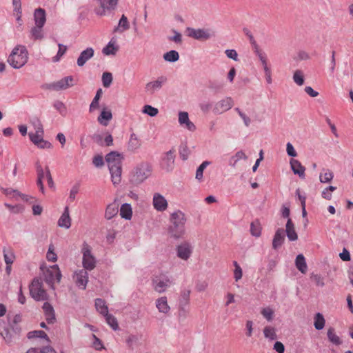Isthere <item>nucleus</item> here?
<instances>
[{
    "instance_id": "1",
    "label": "nucleus",
    "mask_w": 353,
    "mask_h": 353,
    "mask_svg": "<svg viewBox=\"0 0 353 353\" xmlns=\"http://www.w3.org/2000/svg\"><path fill=\"white\" fill-rule=\"evenodd\" d=\"M169 221L168 232L170 236L175 239L183 238L185 234V214L180 210H175L170 214Z\"/></svg>"
},
{
    "instance_id": "2",
    "label": "nucleus",
    "mask_w": 353,
    "mask_h": 353,
    "mask_svg": "<svg viewBox=\"0 0 353 353\" xmlns=\"http://www.w3.org/2000/svg\"><path fill=\"white\" fill-rule=\"evenodd\" d=\"M28 59V53L26 48L19 45L12 50L8 58V62L12 68L19 69L27 63Z\"/></svg>"
},
{
    "instance_id": "3",
    "label": "nucleus",
    "mask_w": 353,
    "mask_h": 353,
    "mask_svg": "<svg viewBox=\"0 0 353 353\" xmlns=\"http://www.w3.org/2000/svg\"><path fill=\"white\" fill-rule=\"evenodd\" d=\"M32 124L34 127L35 132L29 133L31 141L39 148H50L52 147L51 143L43 139V129L41 121L39 119H36L32 121Z\"/></svg>"
},
{
    "instance_id": "4",
    "label": "nucleus",
    "mask_w": 353,
    "mask_h": 353,
    "mask_svg": "<svg viewBox=\"0 0 353 353\" xmlns=\"http://www.w3.org/2000/svg\"><path fill=\"white\" fill-rule=\"evenodd\" d=\"M119 0H97L94 13L99 17H104L114 12L118 8Z\"/></svg>"
},
{
    "instance_id": "5",
    "label": "nucleus",
    "mask_w": 353,
    "mask_h": 353,
    "mask_svg": "<svg viewBox=\"0 0 353 353\" xmlns=\"http://www.w3.org/2000/svg\"><path fill=\"white\" fill-rule=\"evenodd\" d=\"M174 284L172 279L165 274H159L153 277L152 285L153 289L159 292L163 293Z\"/></svg>"
},
{
    "instance_id": "6",
    "label": "nucleus",
    "mask_w": 353,
    "mask_h": 353,
    "mask_svg": "<svg viewBox=\"0 0 353 353\" xmlns=\"http://www.w3.org/2000/svg\"><path fill=\"white\" fill-rule=\"evenodd\" d=\"M83 254L82 264L84 270L91 271L96 267V259L91 252L90 246L84 243L81 249Z\"/></svg>"
},
{
    "instance_id": "7",
    "label": "nucleus",
    "mask_w": 353,
    "mask_h": 353,
    "mask_svg": "<svg viewBox=\"0 0 353 353\" xmlns=\"http://www.w3.org/2000/svg\"><path fill=\"white\" fill-rule=\"evenodd\" d=\"M30 294L36 301H44L48 299V294L43 288L42 282L39 279H34L30 287Z\"/></svg>"
},
{
    "instance_id": "8",
    "label": "nucleus",
    "mask_w": 353,
    "mask_h": 353,
    "mask_svg": "<svg viewBox=\"0 0 353 353\" xmlns=\"http://www.w3.org/2000/svg\"><path fill=\"white\" fill-rule=\"evenodd\" d=\"M186 34L189 37L199 41H206L213 36V32L210 29L188 28Z\"/></svg>"
},
{
    "instance_id": "9",
    "label": "nucleus",
    "mask_w": 353,
    "mask_h": 353,
    "mask_svg": "<svg viewBox=\"0 0 353 353\" xmlns=\"http://www.w3.org/2000/svg\"><path fill=\"white\" fill-rule=\"evenodd\" d=\"M61 279V274L57 265H54L44 272L45 281L54 288L55 282L59 283Z\"/></svg>"
},
{
    "instance_id": "10",
    "label": "nucleus",
    "mask_w": 353,
    "mask_h": 353,
    "mask_svg": "<svg viewBox=\"0 0 353 353\" xmlns=\"http://www.w3.org/2000/svg\"><path fill=\"white\" fill-rule=\"evenodd\" d=\"M192 252L193 245L188 241H183L176 247V256L183 261H188Z\"/></svg>"
},
{
    "instance_id": "11",
    "label": "nucleus",
    "mask_w": 353,
    "mask_h": 353,
    "mask_svg": "<svg viewBox=\"0 0 353 353\" xmlns=\"http://www.w3.org/2000/svg\"><path fill=\"white\" fill-rule=\"evenodd\" d=\"M255 53L262 64L267 83L271 84L272 83V70L268 66L266 54L257 47L255 49Z\"/></svg>"
},
{
    "instance_id": "12",
    "label": "nucleus",
    "mask_w": 353,
    "mask_h": 353,
    "mask_svg": "<svg viewBox=\"0 0 353 353\" xmlns=\"http://www.w3.org/2000/svg\"><path fill=\"white\" fill-rule=\"evenodd\" d=\"M74 85V78L72 76H68L61 79L52 82L48 85V88L54 91L66 90Z\"/></svg>"
},
{
    "instance_id": "13",
    "label": "nucleus",
    "mask_w": 353,
    "mask_h": 353,
    "mask_svg": "<svg viewBox=\"0 0 353 353\" xmlns=\"http://www.w3.org/2000/svg\"><path fill=\"white\" fill-rule=\"evenodd\" d=\"M233 105V99L231 97H225L214 105L212 112L215 114H220L230 110Z\"/></svg>"
},
{
    "instance_id": "14",
    "label": "nucleus",
    "mask_w": 353,
    "mask_h": 353,
    "mask_svg": "<svg viewBox=\"0 0 353 353\" xmlns=\"http://www.w3.org/2000/svg\"><path fill=\"white\" fill-rule=\"evenodd\" d=\"M176 150L172 148L165 152L161 157V167L165 170H170L174 168Z\"/></svg>"
},
{
    "instance_id": "15",
    "label": "nucleus",
    "mask_w": 353,
    "mask_h": 353,
    "mask_svg": "<svg viewBox=\"0 0 353 353\" xmlns=\"http://www.w3.org/2000/svg\"><path fill=\"white\" fill-rule=\"evenodd\" d=\"M73 279L79 288L85 290L88 282V271L84 269L76 271L74 274Z\"/></svg>"
},
{
    "instance_id": "16",
    "label": "nucleus",
    "mask_w": 353,
    "mask_h": 353,
    "mask_svg": "<svg viewBox=\"0 0 353 353\" xmlns=\"http://www.w3.org/2000/svg\"><path fill=\"white\" fill-rule=\"evenodd\" d=\"M167 78L163 76L158 77L156 80L150 81L145 85V91L150 94H154L160 90L166 82Z\"/></svg>"
},
{
    "instance_id": "17",
    "label": "nucleus",
    "mask_w": 353,
    "mask_h": 353,
    "mask_svg": "<svg viewBox=\"0 0 353 353\" xmlns=\"http://www.w3.org/2000/svg\"><path fill=\"white\" fill-rule=\"evenodd\" d=\"M152 174V166L149 163L143 162L139 164L134 169L135 176H149Z\"/></svg>"
},
{
    "instance_id": "18",
    "label": "nucleus",
    "mask_w": 353,
    "mask_h": 353,
    "mask_svg": "<svg viewBox=\"0 0 353 353\" xmlns=\"http://www.w3.org/2000/svg\"><path fill=\"white\" fill-rule=\"evenodd\" d=\"M153 205L157 211L163 212L167 209L168 202L161 194L156 193L153 196Z\"/></svg>"
},
{
    "instance_id": "19",
    "label": "nucleus",
    "mask_w": 353,
    "mask_h": 353,
    "mask_svg": "<svg viewBox=\"0 0 353 353\" xmlns=\"http://www.w3.org/2000/svg\"><path fill=\"white\" fill-rule=\"evenodd\" d=\"M285 241V231L283 228H278L272 240V248L278 250L281 247Z\"/></svg>"
},
{
    "instance_id": "20",
    "label": "nucleus",
    "mask_w": 353,
    "mask_h": 353,
    "mask_svg": "<svg viewBox=\"0 0 353 353\" xmlns=\"http://www.w3.org/2000/svg\"><path fill=\"white\" fill-rule=\"evenodd\" d=\"M179 122L180 125H184L190 131L193 132L196 129L194 124L189 119L188 114L186 112L179 113Z\"/></svg>"
},
{
    "instance_id": "21",
    "label": "nucleus",
    "mask_w": 353,
    "mask_h": 353,
    "mask_svg": "<svg viewBox=\"0 0 353 353\" xmlns=\"http://www.w3.org/2000/svg\"><path fill=\"white\" fill-rule=\"evenodd\" d=\"M58 225L61 228L68 229L71 226V219L69 214V208L66 206L64 211L58 220Z\"/></svg>"
},
{
    "instance_id": "22",
    "label": "nucleus",
    "mask_w": 353,
    "mask_h": 353,
    "mask_svg": "<svg viewBox=\"0 0 353 353\" xmlns=\"http://www.w3.org/2000/svg\"><path fill=\"white\" fill-rule=\"evenodd\" d=\"M43 310L45 313L46 320L49 324H52L55 322V314L54 310L48 302H46L43 303Z\"/></svg>"
},
{
    "instance_id": "23",
    "label": "nucleus",
    "mask_w": 353,
    "mask_h": 353,
    "mask_svg": "<svg viewBox=\"0 0 353 353\" xmlns=\"http://www.w3.org/2000/svg\"><path fill=\"white\" fill-rule=\"evenodd\" d=\"M285 233L289 241H294L298 239V234L295 230L294 224L291 219H288L286 223Z\"/></svg>"
},
{
    "instance_id": "24",
    "label": "nucleus",
    "mask_w": 353,
    "mask_h": 353,
    "mask_svg": "<svg viewBox=\"0 0 353 353\" xmlns=\"http://www.w3.org/2000/svg\"><path fill=\"white\" fill-rule=\"evenodd\" d=\"M94 56V50L92 48H88L82 51L77 59V63L81 67Z\"/></svg>"
},
{
    "instance_id": "25",
    "label": "nucleus",
    "mask_w": 353,
    "mask_h": 353,
    "mask_svg": "<svg viewBox=\"0 0 353 353\" xmlns=\"http://www.w3.org/2000/svg\"><path fill=\"white\" fill-rule=\"evenodd\" d=\"M119 205L116 201L108 205L105 211V218L110 220L116 216L119 212Z\"/></svg>"
},
{
    "instance_id": "26",
    "label": "nucleus",
    "mask_w": 353,
    "mask_h": 353,
    "mask_svg": "<svg viewBox=\"0 0 353 353\" xmlns=\"http://www.w3.org/2000/svg\"><path fill=\"white\" fill-rule=\"evenodd\" d=\"M112 119V114L110 110H108L106 108H103L101 112V114L97 118L98 122L103 125L107 126L108 125L109 121Z\"/></svg>"
},
{
    "instance_id": "27",
    "label": "nucleus",
    "mask_w": 353,
    "mask_h": 353,
    "mask_svg": "<svg viewBox=\"0 0 353 353\" xmlns=\"http://www.w3.org/2000/svg\"><path fill=\"white\" fill-rule=\"evenodd\" d=\"M156 307L159 312L163 314H168L170 310L166 296H161L157 299L156 300Z\"/></svg>"
},
{
    "instance_id": "28",
    "label": "nucleus",
    "mask_w": 353,
    "mask_h": 353,
    "mask_svg": "<svg viewBox=\"0 0 353 353\" xmlns=\"http://www.w3.org/2000/svg\"><path fill=\"white\" fill-rule=\"evenodd\" d=\"M35 24L38 27H43L46 23V12L42 8L36 9L34 11Z\"/></svg>"
},
{
    "instance_id": "29",
    "label": "nucleus",
    "mask_w": 353,
    "mask_h": 353,
    "mask_svg": "<svg viewBox=\"0 0 353 353\" xmlns=\"http://www.w3.org/2000/svg\"><path fill=\"white\" fill-rule=\"evenodd\" d=\"M141 141L134 133L130 134V137L128 143V148L130 151H136L140 148Z\"/></svg>"
},
{
    "instance_id": "30",
    "label": "nucleus",
    "mask_w": 353,
    "mask_h": 353,
    "mask_svg": "<svg viewBox=\"0 0 353 353\" xmlns=\"http://www.w3.org/2000/svg\"><path fill=\"white\" fill-rule=\"evenodd\" d=\"M290 166L294 174L299 176H303L305 174V168L302 165L300 161L296 159L290 160Z\"/></svg>"
},
{
    "instance_id": "31",
    "label": "nucleus",
    "mask_w": 353,
    "mask_h": 353,
    "mask_svg": "<svg viewBox=\"0 0 353 353\" xmlns=\"http://www.w3.org/2000/svg\"><path fill=\"white\" fill-rule=\"evenodd\" d=\"M190 290H184L181 291L179 299V308L185 310V307L188 305L190 302Z\"/></svg>"
},
{
    "instance_id": "32",
    "label": "nucleus",
    "mask_w": 353,
    "mask_h": 353,
    "mask_svg": "<svg viewBox=\"0 0 353 353\" xmlns=\"http://www.w3.org/2000/svg\"><path fill=\"white\" fill-rule=\"evenodd\" d=\"M295 265L296 268L303 274L306 273L307 270V265L305 261V259L302 254L297 255L295 260Z\"/></svg>"
},
{
    "instance_id": "33",
    "label": "nucleus",
    "mask_w": 353,
    "mask_h": 353,
    "mask_svg": "<svg viewBox=\"0 0 353 353\" xmlns=\"http://www.w3.org/2000/svg\"><path fill=\"white\" fill-rule=\"evenodd\" d=\"M130 28V23L128 18L123 14L119 19V24L114 30V32H118L122 33Z\"/></svg>"
},
{
    "instance_id": "34",
    "label": "nucleus",
    "mask_w": 353,
    "mask_h": 353,
    "mask_svg": "<svg viewBox=\"0 0 353 353\" xmlns=\"http://www.w3.org/2000/svg\"><path fill=\"white\" fill-rule=\"evenodd\" d=\"M119 50V46L116 45V41L112 39L103 48V53L105 55H114Z\"/></svg>"
},
{
    "instance_id": "35",
    "label": "nucleus",
    "mask_w": 353,
    "mask_h": 353,
    "mask_svg": "<svg viewBox=\"0 0 353 353\" xmlns=\"http://www.w3.org/2000/svg\"><path fill=\"white\" fill-rule=\"evenodd\" d=\"M120 215L122 218L130 220L132 215L131 205L128 203H123L120 208Z\"/></svg>"
},
{
    "instance_id": "36",
    "label": "nucleus",
    "mask_w": 353,
    "mask_h": 353,
    "mask_svg": "<svg viewBox=\"0 0 353 353\" xmlns=\"http://www.w3.org/2000/svg\"><path fill=\"white\" fill-rule=\"evenodd\" d=\"M95 307L97 312L103 316L107 315L108 313V307L105 301L101 299H97L95 300Z\"/></svg>"
},
{
    "instance_id": "37",
    "label": "nucleus",
    "mask_w": 353,
    "mask_h": 353,
    "mask_svg": "<svg viewBox=\"0 0 353 353\" xmlns=\"http://www.w3.org/2000/svg\"><path fill=\"white\" fill-rule=\"evenodd\" d=\"M122 159L121 154L117 152H111L105 156V161L108 165L116 163L117 161H121Z\"/></svg>"
},
{
    "instance_id": "38",
    "label": "nucleus",
    "mask_w": 353,
    "mask_h": 353,
    "mask_svg": "<svg viewBox=\"0 0 353 353\" xmlns=\"http://www.w3.org/2000/svg\"><path fill=\"white\" fill-rule=\"evenodd\" d=\"M3 253L6 264L11 265L13 263L14 259L15 258L12 250L10 248L7 249L4 248L3 250Z\"/></svg>"
},
{
    "instance_id": "39",
    "label": "nucleus",
    "mask_w": 353,
    "mask_h": 353,
    "mask_svg": "<svg viewBox=\"0 0 353 353\" xmlns=\"http://www.w3.org/2000/svg\"><path fill=\"white\" fill-rule=\"evenodd\" d=\"M327 335L329 341L333 344L339 345L342 343L340 338L335 334V330L333 327H330L327 330Z\"/></svg>"
},
{
    "instance_id": "40",
    "label": "nucleus",
    "mask_w": 353,
    "mask_h": 353,
    "mask_svg": "<svg viewBox=\"0 0 353 353\" xmlns=\"http://www.w3.org/2000/svg\"><path fill=\"white\" fill-rule=\"evenodd\" d=\"M102 95V90L100 88L97 91L96 95L94 97L90 105L89 110L90 112L97 110L99 107V100Z\"/></svg>"
},
{
    "instance_id": "41",
    "label": "nucleus",
    "mask_w": 353,
    "mask_h": 353,
    "mask_svg": "<svg viewBox=\"0 0 353 353\" xmlns=\"http://www.w3.org/2000/svg\"><path fill=\"white\" fill-rule=\"evenodd\" d=\"M112 176H121V161L108 166Z\"/></svg>"
},
{
    "instance_id": "42",
    "label": "nucleus",
    "mask_w": 353,
    "mask_h": 353,
    "mask_svg": "<svg viewBox=\"0 0 353 353\" xmlns=\"http://www.w3.org/2000/svg\"><path fill=\"white\" fill-rule=\"evenodd\" d=\"M325 323V320L323 314H321L319 312L316 313L314 316V327L317 330H321L324 327Z\"/></svg>"
},
{
    "instance_id": "43",
    "label": "nucleus",
    "mask_w": 353,
    "mask_h": 353,
    "mask_svg": "<svg viewBox=\"0 0 353 353\" xmlns=\"http://www.w3.org/2000/svg\"><path fill=\"white\" fill-rule=\"evenodd\" d=\"M106 323L110 325V327L113 330H117L119 329V324L117 319L115 316H114L112 314H110L109 313L103 316Z\"/></svg>"
},
{
    "instance_id": "44",
    "label": "nucleus",
    "mask_w": 353,
    "mask_h": 353,
    "mask_svg": "<svg viewBox=\"0 0 353 353\" xmlns=\"http://www.w3.org/2000/svg\"><path fill=\"white\" fill-rule=\"evenodd\" d=\"M264 336L271 341L276 340L277 335L274 327L271 326H266L263 329Z\"/></svg>"
},
{
    "instance_id": "45",
    "label": "nucleus",
    "mask_w": 353,
    "mask_h": 353,
    "mask_svg": "<svg viewBox=\"0 0 353 353\" xmlns=\"http://www.w3.org/2000/svg\"><path fill=\"white\" fill-rule=\"evenodd\" d=\"M251 234L255 237H259L261 234V226L259 221H254L250 225Z\"/></svg>"
},
{
    "instance_id": "46",
    "label": "nucleus",
    "mask_w": 353,
    "mask_h": 353,
    "mask_svg": "<svg viewBox=\"0 0 353 353\" xmlns=\"http://www.w3.org/2000/svg\"><path fill=\"white\" fill-rule=\"evenodd\" d=\"M27 337L29 339H34V338H41V339H45L48 341H49V338H48V335L43 330H34V331L29 332L28 333Z\"/></svg>"
},
{
    "instance_id": "47",
    "label": "nucleus",
    "mask_w": 353,
    "mask_h": 353,
    "mask_svg": "<svg viewBox=\"0 0 353 353\" xmlns=\"http://www.w3.org/2000/svg\"><path fill=\"white\" fill-rule=\"evenodd\" d=\"M26 353H57L56 351L50 346L43 347L42 348L32 347Z\"/></svg>"
},
{
    "instance_id": "48",
    "label": "nucleus",
    "mask_w": 353,
    "mask_h": 353,
    "mask_svg": "<svg viewBox=\"0 0 353 353\" xmlns=\"http://www.w3.org/2000/svg\"><path fill=\"white\" fill-rule=\"evenodd\" d=\"M163 59L166 61L175 62L179 60V54L176 50H170L163 54Z\"/></svg>"
},
{
    "instance_id": "49",
    "label": "nucleus",
    "mask_w": 353,
    "mask_h": 353,
    "mask_svg": "<svg viewBox=\"0 0 353 353\" xmlns=\"http://www.w3.org/2000/svg\"><path fill=\"white\" fill-rule=\"evenodd\" d=\"M293 80L296 84L301 86L304 83V74L300 70H296L293 74Z\"/></svg>"
},
{
    "instance_id": "50",
    "label": "nucleus",
    "mask_w": 353,
    "mask_h": 353,
    "mask_svg": "<svg viewBox=\"0 0 353 353\" xmlns=\"http://www.w3.org/2000/svg\"><path fill=\"white\" fill-rule=\"evenodd\" d=\"M247 159L248 157L245 153L242 150H239L233 157H232L230 163H233L234 165L237 161L242 159L246 160Z\"/></svg>"
},
{
    "instance_id": "51",
    "label": "nucleus",
    "mask_w": 353,
    "mask_h": 353,
    "mask_svg": "<svg viewBox=\"0 0 353 353\" xmlns=\"http://www.w3.org/2000/svg\"><path fill=\"white\" fill-rule=\"evenodd\" d=\"M143 112L150 117H155L159 113V110L150 105H145L143 106Z\"/></svg>"
},
{
    "instance_id": "52",
    "label": "nucleus",
    "mask_w": 353,
    "mask_h": 353,
    "mask_svg": "<svg viewBox=\"0 0 353 353\" xmlns=\"http://www.w3.org/2000/svg\"><path fill=\"white\" fill-rule=\"evenodd\" d=\"M233 265L235 268L234 271V277L236 281H238L242 278L243 276V272L241 266L239 265V263L236 261L233 262Z\"/></svg>"
},
{
    "instance_id": "53",
    "label": "nucleus",
    "mask_w": 353,
    "mask_h": 353,
    "mask_svg": "<svg viewBox=\"0 0 353 353\" xmlns=\"http://www.w3.org/2000/svg\"><path fill=\"white\" fill-rule=\"evenodd\" d=\"M103 85L108 88L112 82V75L110 72H104L102 75Z\"/></svg>"
},
{
    "instance_id": "54",
    "label": "nucleus",
    "mask_w": 353,
    "mask_h": 353,
    "mask_svg": "<svg viewBox=\"0 0 353 353\" xmlns=\"http://www.w3.org/2000/svg\"><path fill=\"white\" fill-rule=\"evenodd\" d=\"M310 278L317 286L323 287L325 285L323 278L321 275L312 273Z\"/></svg>"
},
{
    "instance_id": "55",
    "label": "nucleus",
    "mask_w": 353,
    "mask_h": 353,
    "mask_svg": "<svg viewBox=\"0 0 353 353\" xmlns=\"http://www.w3.org/2000/svg\"><path fill=\"white\" fill-rule=\"evenodd\" d=\"M336 189V187L330 185L322 192V197L327 200L332 199V192Z\"/></svg>"
},
{
    "instance_id": "56",
    "label": "nucleus",
    "mask_w": 353,
    "mask_h": 353,
    "mask_svg": "<svg viewBox=\"0 0 353 353\" xmlns=\"http://www.w3.org/2000/svg\"><path fill=\"white\" fill-rule=\"evenodd\" d=\"M66 50H67L66 46H65L62 44H59L58 52H57V55L52 58V61L54 62L59 61L60 58L65 53Z\"/></svg>"
},
{
    "instance_id": "57",
    "label": "nucleus",
    "mask_w": 353,
    "mask_h": 353,
    "mask_svg": "<svg viewBox=\"0 0 353 353\" xmlns=\"http://www.w3.org/2000/svg\"><path fill=\"white\" fill-rule=\"evenodd\" d=\"M199 107L201 111L205 114L208 113L213 109L212 105L210 101H203L199 104Z\"/></svg>"
},
{
    "instance_id": "58",
    "label": "nucleus",
    "mask_w": 353,
    "mask_h": 353,
    "mask_svg": "<svg viewBox=\"0 0 353 353\" xmlns=\"http://www.w3.org/2000/svg\"><path fill=\"white\" fill-rule=\"evenodd\" d=\"M261 314L270 321L273 318L274 311L270 307H265L261 310Z\"/></svg>"
},
{
    "instance_id": "59",
    "label": "nucleus",
    "mask_w": 353,
    "mask_h": 353,
    "mask_svg": "<svg viewBox=\"0 0 353 353\" xmlns=\"http://www.w3.org/2000/svg\"><path fill=\"white\" fill-rule=\"evenodd\" d=\"M41 28H42V27H38V26H36V27L33 28L31 30L32 37L34 39H41L42 38L43 34H42V30H41Z\"/></svg>"
},
{
    "instance_id": "60",
    "label": "nucleus",
    "mask_w": 353,
    "mask_h": 353,
    "mask_svg": "<svg viewBox=\"0 0 353 353\" xmlns=\"http://www.w3.org/2000/svg\"><path fill=\"white\" fill-rule=\"evenodd\" d=\"M38 176H50L51 174L48 167L43 168L41 165L37 168Z\"/></svg>"
},
{
    "instance_id": "61",
    "label": "nucleus",
    "mask_w": 353,
    "mask_h": 353,
    "mask_svg": "<svg viewBox=\"0 0 353 353\" xmlns=\"http://www.w3.org/2000/svg\"><path fill=\"white\" fill-rule=\"evenodd\" d=\"M139 337L137 335H130L125 340L128 346L133 348V346L137 343Z\"/></svg>"
},
{
    "instance_id": "62",
    "label": "nucleus",
    "mask_w": 353,
    "mask_h": 353,
    "mask_svg": "<svg viewBox=\"0 0 353 353\" xmlns=\"http://www.w3.org/2000/svg\"><path fill=\"white\" fill-rule=\"evenodd\" d=\"M2 192L7 196H12L13 197H16L18 195H20V192L12 188H1Z\"/></svg>"
},
{
    "instance_id": "63",
    "label": "nucleus",
    "mask_w": 353,
    "mask_h": 353,
    "mask_svg": "<svg viewBox=\"0 0 353 353\" xmlns=\"http://www.w3.org/2000/svg\"><path fill=\"white\" fill-rule=\"evenodd\" d=\"M286 152L290 157H295L297 156V152L291 143L286 144Z\"/></svg>"
},
{
    "instance_id": "64",
    "label": "nucleus",
    "mask_w": 353,
    "mask_h": 353,
    "mask_svg": "<svg viewBox=\"0 0 353 353\" xmlns=\"http://www.w3.org/2000/svg\"><path fill=\"white\" fill-rule=\"evenodd\" d=\"M54 108L61 114H64L66 112V108L65 105L61 101H56L54 104Z\"/></svg>"
}]
</instances>
